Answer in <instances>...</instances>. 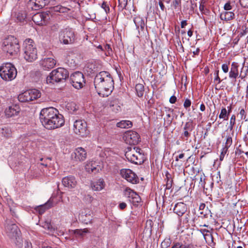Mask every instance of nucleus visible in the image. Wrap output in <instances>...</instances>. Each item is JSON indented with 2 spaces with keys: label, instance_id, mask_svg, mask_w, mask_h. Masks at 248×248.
Listing matches in <instances>:
<instances>
[{
  "label": "nucleus",
  "instance_id": "47",
  "mask_svg": "<svg viewBox=\"0 0 248 248\" xmlns=\"http://www.w3.org/2000/svg\"><path fill=\"white\" fill-rule=\"evenodd\" d=\"M219 71L217 70L216 71V72L214 73V75H215V78L214 79V82H217V84H219L221 82V80L220 79L219 75H218Z\"/></svg>",
  "mask_w": 248,
  "mask_h": 248
},
{
  "label": "nucleus",
  "instance_id": "60",
  "mask_svg": "<svg viewBox=\"0 0 248 248\" xmlns=\"http://www.w3.org/2000/svg\"><path fill=\"white\" fill-rule=\"evenodd\" d=\"M102 7L105 10L106 12L109 10V7L107 6V4L105 2L102 3Z\"/></svg>",
  "mask_w": 248,
  "mask_h": 248
},
{
  "label": "nucleus",
  "instance_id": "59",
  "mask_svg": "<svg viewBox=\"0 0 248 248\" xmlns=\"http://www.w3.org/2000/svg\"><path fill=\"white\" fill-rule=\"evenodd\" d=\"M119 207L120 209L123 210L126 207V204L125 202H121L119 204Z\"/></svg>",
  "mask_w": 248,
  "mask_h": 248
},
{
  "label": "nucleus",
  "instance_id": "21",
  "mask_svg": "<svg viewBox=\"0 0 248 248\" xmlns=\"http://www.w3.org/2000/svg\"><path fill=\"white\" fill-rule=\"evenodd\" d=\"M20 111L19 106L16 104L9 106L5 110V114L7 117L17 116Z\"/></svg>",
  "mask_w": 248,
  "mask_h": 248
},
{
  "label": "nucleus",
  "instance_id": "44",
  "mask_svg": "<svg viewBox=\"0 0 248 248\" xmlns=\"http://www.w3.org/2000/svg\"><path fill=\"white\" fill-rule=\"evenodd\" d=\"M235 124V116L234 115H232L230 119V125L229 128L232 130L233 129V125Z\"/></svg>",
  "mask_w": 248,
  "mask_h": 248
},
{
  "label": "nucleus",
  "instance_id": "1",
  "mask_svg": "<svg viewBox=\"0 0 248 248\" xmlns=\"http://www.w3.org/2000/svg\"><path fill=\"white\" fill-rule=\"evenodd\" d=\"M40 119L42 124L47 129L59 128L64 124L63 116L53 107L42 109L40 112Z\"/></svg>",
  "mask_w": 248,
  "mask_h": 248
},
{
  "label": "nucleus",
  "instance_id": "55",
  "mask_svg": "<svg viewBox=\"0 0 248 248\" xmlns=\"http://www.w3.org/2000/svg\"><path fill=\"white\" fill-rule=\"evenodd\" d=\"M84 199L89 203L92 202L93 200V198L89 195L85 196Z\"/></svg>",
  "mask_w": 248,
  "mask_h": 248
},
{
  "label": "nucleus",
  "instance_id": "25",
  "mask_svg": "<svg viewBox=\"0 0 248 248\" xmlns=\"http://www.w3.org/2000/svg\"><path fill=\"white\" fill-rule=\"evenodd\" d=\"M53 202L51 198H50L46 203L44 204L38 206L36 208V210L39 212V214H43L46 210L53 206Z\"/></svg>",
  "mask_w": 248,
  "mask_h": 248
},
{
  "label": "nucleus",
  "instance_id": "17",
  "mask_svg": "<svg viewBox=\"0 0 248 248\" xmlns=\"http://www.w3.org/2000/svg\"><path fill=\"white\" fill-rule=\"evenodd\" d=\"M71 156L76 161L81 162L86 158L87 152L84 148L78 147L75 150Z\"/></svg>",
  "mask_w": 248,
  "mask_h": 248
},
{
  "label": "nucleus",
  "instance_id": "49",
  "mask_svg": "<svg viewBox=\"0 0 248 248\" xmlns=\"http://www.w3.org/2000/svg\"><path fill=\"white\" fill-rule=\"evenodd\" d=\"M232 143V138L230 136H228L227 138L225 145L224 147H227L228 148L230 146Z\"/></svg>",
  "mask_w": 248,
  "mask_h": 248
},
{
  "label": "nucleus",
  "instance_id": "57",
  "mask_svg": "<svg viewBox=\"0 0 248 248\" xmlns=\"http://www.w3.org/2000/svg\"><path fill=\"white\" fill-rule=\"evenodd\" d=\"M176 101V97L173 95V96H171L170 98V102L171 104H173L174 103H175V102Z\"/></svg>",
  "mask_w": 248,
  "mask_h": 248
},
{
  "label": "nucleus",
  "instance_id": "64",
  "mask_svg": "<svg viewBox=\"0 0 248 248\" xmlns=\"http://www.w3.org/2000/svg\"><path fill=\"white\" fill-rule=\"evenodd\" d=\"M180 244L179 243H175L171 248H180Z\"/></svg>",
  "mask_w": 248,
  "mask_h": 248
},
{
  "label": "nucleus",
  "instance_id": "52",
  "mask_svg": "<svg viewBox=\"0 0 248 248\" xmlns=\"http://www.w3.org/2000/svg\"><path fill=\"white\" fill-rule=\"evenodd\" d=\"M221 68H222L223 71L225 73H227L229 71V67H228V64H225V63L223 64L222 65Z\"/></svg>",
  "mask_w": 248,
  "mask_h": 248
},
{
  "label": "nucleus",
  "instance_id": "14",
  "mask_svg": "<svg viewBox=\"0 0 248 248\" xmlns=\"http://www.w3.org/2000/svg\"><path fill=\"white\" fill-rule=\"evenodd\" d=\"M124 140L129 144H136L140 141V136L135 131H128L125 133L123 137Z\"/></svg>",
  "mask_w": 248,
  "mask_h": 248
},
{
  "label": "nucleus",
  "instance_id": "22",
  "mask_svg": "<svg viewBox=\"0 0 248 248\" xmlns=\"http://www.w3.org/2000/svg\"><path fill=\"white\" fill-rule=\"evenodd\" d=\"M108 105L111 109L117 113L121 110L122 104L118 99L116 98H112L109 100Z\"/></svg>",
  "mask_w": 248,
  "mask_h": 248
},
{
  "label": "nucleus",
  "instance_id": "51",
  "mask_svg": "<svg viewBox=\"0 0 248 248\" xmlns=\"http://www.w3.org/2000/svg\"><path fill=\"white\" fill-rule=\"evenodd\" d=\"M241 6L248 7V0H239Z\"/></svg>",
  "mask_w": 248,
  "mask_h": 248
},
{
  "label": "nucleus",
  "instance_id": "38",
  "mask_svg": "<svg viewBox=\"0 0 248 248\" xmlns=\"http://www.w3.org/2000/svg\"><path fill=\"white\" fill-rule=\"evenodd\" d=\"M16 17L19 21L22 22L26 19V14L24 12H18L16 15Z\"/></svg>",
  "mask_w": 248,
  "mask_h": 248
},
{
  "label": "nucleus",
  "instance_id": "29",
  "mask_svg": "<svg viewBox=\"0 0 248 248\" xmlns=\"http://www.w3.org/2000/svg\"><path fill=\"white\" fill-rule=\"evenodd\" d=\"M105 186V183L103 179H99L97 181L92 184V188L95 191H100L103 189Z\"/></svg>",
  "mask_w": 248,
  "mask_h": 248
},
{
  "label": "nucleus",
  "instance_id": "27",
  "mask_svg": "<svg viewBox=\"0 0 248 248\" xmlns=\"http://www.w3.org/2000/svg\"><path fill=\"white\" fill-rule=\"evenodd\" d=\"M238 64L236 62H232L231 64V68L229 72V78L236 79L238 76Z\"/></svg>",
  "mask_w": 248,
  "mask_h": 248
},
{
  "label": "nucleus",
  "instance_id": "63",
  "mask_svg": "<svg viewBox=\"0 0 248 248\" xmlns=\"http://www.w3.org/2000/svg\"><path fill=\"white\" fill-rule=\"evenodd\" d=\"M184 157V154H181L179 155V156L176 157L175 161H178L179 159L183 158Z\"/></svg>",
  "mask_w": 248,
  "mask_h": 248
},
{
  "label": "nucleus",
  "instance_id": "42",
  "mask_svg": "<svg viewBox=\"0 0 248 248\" xmlns=\"http://www.w3.org/2000/svg\"><path fill=\"white\" fill-rule=\"evenodd\" d=\"M2 134L6 137H9L11 134V131L10 129L8 128H2Z\"/></svg>",
  "mask_w": 248,
  "mask_h": 248
},
{
  "label": "nucleus",
  "instance_id": "4",
  "mask_svg": "<svg viewBox=\"0 0 248 248\" xmlns=\"http://www.w3.org/2000/svg\"><path fill=\"white\" fill-rule=\"evenodd\" d=\"M18 40L13 36H9L3 42L2 50L11 56L16 55L19 51Z\"/></svg>",
  "mask_w": 248,
  "mask_h": 248
},
{
  "label": "nucleus",
  "instance_id": "56",
  "mask_svg": "<svg viewBox=\"0 0 248 248\" xmlns=\"http://www.w3.org/2000/svg\"><path fill=\"white\" fill-rule=\"evenodd\" d=\"M181 0H174L173 6L175 8H176L181 4Z\"/></svg>",
  "mask_w": 248,
  "mask_h": 248
},
{
  "label": "nucleus",
  "instance_id": "10",
  "mask_svg": "<svg viewBox=\"0 0 248 248\" xmlns=\"http://www.w3.org/2000/svg\"><path fill=\"white\" fill-rule=\"evenodd\" d=\"M41 93L36 89L26 91L19 94L18 99L21 102L33 101L40 97Z\"/></svg>",
  "mask_w": 248,
  "mask_h": 248
},
{
  "label": "nucleus",
  "instance_id": "53",
  "mask_svg": "<svg viewBox=\"0 0 248 248\" xmlns=\"http://www.w3.org/2000/svg\"><path fill=\"white\" fill-rule=\"evenodd\" d=\"M180 248H195L194 246L191 244L182 245L180 244Z\"/></svg>",
  "mask_w": 248,
  "mask_h": 248
},
{
  "label": "nucleus",
  "instance_id": "50",
  "mask_svg": "<svg viewBox=\"0 0 248 248\" xmlns=\"http://www.w3.org/2000/svg\"><path fill=\"white\" fill-rule=\"evenodd\" d=\"M239 115L240 116V118L241 119H245L246 118V112L244 109L242 108L240 110Z\"/></svg>",
  "mask_w": 248,
  "mask_h": 248
},
{
  "label": "nucleus",
  "instance_id": "3",
  "mask_svg": "<svg viewBox=\"0 0 248 248\" xmlns=\"http://www.w3.org/2000/svg\"><path fill=\"white\" fill-rule=\"evenodd\" d=\"M23 57L28 62H31L37 59V50L33 40L26 39L23 42Z\"/></svg>",
  "mask_w": 248,
  "mask_h": 248
},
{
  "label": "nucleus",
  "instance_id": "36",
  "mask_svg": "<svg viewBox=\"0 0 248 248\" xmlns=\"http://www.w3.org/2000/svg\"><path fill=\"white\" fill-rule=\"evenodd\" d=\"M229 115V112H227L226 108H222L219 115V118L220 119H223L224 120H227L228 119Z\"/></svg>",
  "mask_w": 248,
  "mask_h": 248
},
{
  "label": "nucleus",
  "instance_id": "31",
  "mask_svg": "<svg viewBox=\"0 0 248 248\" xmlns=\"http://www.w3.org/2000/svg\"><path fill=\"white\" fill-rule=\"evenodd\" d=\"M134 22L137 29H139L140 28L141 30H143L144 29L145 25L144 21L141 17L139 16L135 17L134 19Z\"/></svg>",
  "mask_w": 248,
  "mask_h": 248
},
{
  "label": "nucleus",
  "instance_id": "15",
  "mask_svg": "<svg viewBox=\"0 0 248 248\" xmlns=\"http://www.w3.org/2000/svg\"><path fill=\"white\" fill-rule=\"evenodd\" d=\"M49 18V15L46 13H37L32 17L33 22L40 26L46 25Z\"/></svg>",
  "mask_w": 248,
  "mask_h": 248
},
{
  "label": "nucleus",
  "instance_id": "28",
  "mask_svg": "<svg viewBox=\"0 0 248 248\" xmlns=\"http://www.w3.org/2000/svg\"><path fill=\"white\" fill-rule=\"evenodd\" d=\"M235 17V15L233 12L223 11L220 14V18L222 20L227 22L232 20Z\"/></svg>",
  "mask_w": 248,
  "mask_h": 248
},
{
  "label": "nucleus",
  "instance_id": "37",
  "mask_svg": "<svg viewBox=\"0 0 248 248\" xmlns=\"http://www.w3.org/2000/svg\"><path fill=\"white\" fill-rule=\"evenodd\" d=\"M103 48V51H105L106 56H110L112 54V50L109 45L106 44Z\"/></svg>",
  "mask_w": 248,
  "mask_h": 248
},
{
  "label": "nucleus",
  "instance_id": "12",
  "mask_svg": "<svg viewBox=\"0 0 248 248\" xmlns=\"http://www.w3.org/2000/svg\"><path fill=\"white\" fill-rule=\"evenodd\" d=\"M73 86L78 89L82 88L85 84L83 74L80 72H76L70 76Z\"/></svg>",
  "mask_w": 248,
  "mask_h": 248
},
{
  "label": "nucleus",
  "instance_id": "46",
  "mask_svg": "<svg viewBox=\"0 0 248 248\" xmlns=\"http://www.w3.org/2000/svg\"><path fill=\"white\" fill-rule=\"evenodd\" d=\"M42 226L45 229H47L48 230H50L52 229V227L50 224V223L48 221H45L43 223Z\"/></svg>",
  "mask_w": 248,
  "mask_h": 248
},
{
  "label": "nucleus",
  "instance_id": "24",
  "mask_svg": "<svg viewBox=\"0 0 248 248\" xmlns=\"http://www.w3.org/2000/svg\"><path fill=\"white\" fill-rule=\"evenodd\" d=\"M186 205L183 202L176 203L173 208L174 212L178 216H182L187 211Z\"/></svg>",
  "mask_w": 248,
  "mask_h": 248
},
{
  "label": "nucleus",
  "instance_id": "35",
  "mask_svg": "<svg viewBox=\"0 0 248 248\" xmlns=\"http://www.w3.org/2000/svg\"><path fill=\"white\" fill-rule=\"evenodd\" d=\"M52 10L55 12L65 13L68 10L67 8L61 5H57L51 8Z\"/></svg>",
  "mask_w": 248,
  "mask_h": 248
},
{
  "label": "nucleus",
  "instance_id": "16",
  "mask_svg": "<svg viewBox=\"0 0 248 248\" xmlns=\"http://www.w3.org/2000/svg\"><path fill=\"white\" fill-rule=\"evenodd\" d=\"M100 163L96 161H87L85 166L86 171L89 173H96L102 170Z\"/></svg>",
  "mask_w": 248,
  "mask_h": 248
},
{
  "label": "nucleus",
  "instance_id": "19",
  "mask_svg": "<svg viewBox=\"0 0 248 248\" xmlns=\"http://www.w3.org/2000/svg\"><path fill=\"white\" fill-rule=\"evenodd\" d=\"M62 182L64 187L69 189L74 188L77 185V181L76 178L72 175L63 178Z\"/></svg>",
  "mask_w": 248,
  "mask_h": 248
},
{
  "label": "nucleus",
  "instance_id": "33",
  "mask_svg": "<svg viewBox=\"0 0 248 248\" xmlns=\"http://www.w3.org/2000/svg\"><path fill=\"white\" fill-rule=\"evenodd\" d=\"M125 192H126L128 193L129 197H132V198L135 200V202H140V197L133 190H132L129 188H126L125 189Z\"/></svg>",
  "mask_w": 248,
  "mask_h": 248
},
{
  "label": "nucleus",
  "instance_id": "43",
  "mask_svg": "<svg viewBox=\"0 0 248 248\" xmlns=\"http://www.w3.org/2000/svg\"><path fill=\"white\" fill-rule=\"evenodd\" d=\"M228 148L227 147H224L221 150L220 156H219V160L220 161H222L224 159L225 155L226 154L228 151Z\"/></svg>",
  "mask_w": 248,
  "mask_h": 248
},
{
  "label": "nucleus",
  "instance_id": "34",
  "mask_svg": "<svg viewBox=\"0 0 248 248\" xmlns=\"http://www.w3.org/2000/svg\"><path fill=\"white\" fill-rule=\"evenodd\" d=\"M135 90L138 96L141 97L143 96L144 92V86L142 84H136L135 86Z\"/></svg>",
  "mask_w": 248,
  "mask_h": 248
},
{
  "label": "nucleus",
  "instance_id": "62",
  "mask_svg": "<svg viewBox=\"0 0 248 248\" xmlns=\"http://www.w3.org/2000/svg\"><path fill=\"white\" fill-rule=\"evenodd\" d=\"M199 9L203 13L204 10V5L202 2L200 5Z\"/></svg>",
  "mask_w": 248,
  "mask_h": 248
},
{
  "label": "nucleus",
  "instance_id": "45",
  "mask_svg": "<svg viewBox=\"0 0 248 248\" xmlns=\"http://www.w3.org/2000/svg\"><path fill=\"white\" fill-rule=\"evenodd\" d=\"M119 7L122 10L125 8L127 5V0H118Z\"/></svg>",
  "mask_w": 248,
  "mask_h": 248
},
{
  "label": "nucleus",
  "instance_id": "54",
  "mask_svg": "<svg viewBox=\"0 0 248 248\" xmlns=\"http://www.w3.org/2000/svg\"><path fill=\"white\" fill-rule=\"evenodd\" d=\"M177 50L179 51H181V52H184V47L183 46H182V44L181 43V42H178V48H177Z\"/></svg>",
  "mask_w": 248,
  "mask_h": 248
},
{
  "label": "nucleus",
  "instance_id": "58",
  "mask_svg": "<svg viewBox=\"0 0 248 248\" xmlns=\"http://www.w3.org/2000/svg\"><path fill=\"white\" fill-rule=\"evenodd\" d=\"M201 232L203 234V236H205V234H207L208 233L210 232L209 231L207 230L206 229H201L200 230Z\"/></svg>",
  "mask_w": 248,
  "mask_h": 248
},
{
  "label": "nucleus",
  "instance_id": "26",
  "mask_svg": "<svg viewBox=\"0 0 248 248\" xmlns=\"http://www.w3.org/2000/svg\"><path fill=\"white\" fill-rule=\"evenodd\" d=\"M69 232L71 234H75L76 237L83 238L86 233H90V231L89 229L84 228L83 229L70 230Z\"/></svg>",
  "mask_w": 248,
  "mask_h": 248
},
{
  "label": "nucleus",
  "instance_id": "39",
  "mask_svg": "<svg viewBox=\"0 0 248 248\" xmlns=\"http://www.w3.org/2000/svg\"><path fill=\"white\" fill-rule=\"evenodd\" d=\"M234 5V1H228L224 5V9L226 11L231 10Z\"/></svg>",
  "mask_w": 248,
  "mask_h": 248
},
{
  "label": "nucleus",
  "instance_id": "7",
  "mask_svg": "<svg viewBox=\"0 0 248 248\" xmlns=\"http://www.w3.org/2000/svg\"><path fill=\"white\" fill-rule=\"evenodd\" d=\"M17 71L11 63H6L0 67V76L4 80L11 81L15 78Z\"/></svg>",
  "mask_w": 248,
  "mask_h": 248
},
{
  "label": "nucleus",
  "instance_id": "2",
  "mask_svg": "<svg viewBox=\"0 0 248 248\" xmlns=\"http://www.w3.org/2000/svg\"><path fill=\"white\" fill-rule=\"evenodd\" d=\"M113 84L112 78L106 71L99 72L94 78V85L100 96H108L113 90Z\"/></svg>",
  "mask_w": 248,
  "mask_h": 248
},
{
  "label": "nucleus",
  "instance_id": "20",
  "mask_svg": "<svg viewBox=\"0 0 248 248\" xmlns=\"http://www.w3.org/2000/svg\"><path fill=\"white\" fill-rule=\"evenodd\" d=\"M91 210L87 208L83 209L79 214V218L83 223L87 224L91 221Z\"/></svg>",
  "mask_w": 248,
  "mask_h": 248
},
{
  "label": "nucleus",
  "instance_id": "11",
  "mask_svg": "<svg viewBox=\"0 0 248 248\" xmlns=\"http://www.w3.org/2000/svg\"><path fill=\"white\" fill-rule=\"evenodd\" d=\"M73 126L74 132L77 135L85 137L89 133L87 129V124L84 120H76L74 123Z\"/></svg>",
  "mask_w": 248,
  "mask_h": 248
},
{
  "label": "nucleus",
  "instance_id": "8",
  "mask_svg": "<svg viewBox=\"0 0 248 248\" xmlns=\"http://www.w3.org/2000/svg\"><path fill=\"white\" fill-rule=\"evenodd\" d=\"M6 231L9 237L11 239L18 247L22 246L21 232L16 224L8 225L6 227Z\"/></svg>",
  "mask_w": 248,
  "mask_h": 248
},
{
  "label": "nucleus",
  "instance_id": "41",
  "mask_svg": "<svg viewBox=\"0 0 248 248\" xmlns=\"http://www.w3.org/2000/svg\"><path fill=\"white\" fill-rule=\"evenodd\" d=\"M171 244V241L170 239H165L161 244V247L162 248H167L169 247Z\"/></svg>",
  "mask_w": 248,
  "mask_h": 248
},
{
  "label": "nucleus",
  "instance_id": "5",
  "mask_svg": "<svg viewBox=\"0 0 248 248\" xmlns=\"http://www.w3.org/2000/svg\"><path fill=\"white\" fill-rule=\"evenodd\" d=\"M127 160L135 164H140L143 162L144 155L139 147H128L125 153Z\"/></svg>",
  "mask_w": 248,
  "mask_h": 248
},
{
  "label": "nucleus",
  "instance_id": "23",
  "mask_svg": "<svg viewBox=\"0 0 248 248\" xmlns=\"http://www.w3.org/2000/svg\"><path fill=\"white\" fill-rule=\"evenodd\" d=\"M47 3V0H30L29 5L35 10H38L45 7Z\"/></svg>",
  "mask_w": 248,
  "mask_h": 248
},
{
  "label": "nucleus",
  "instance_id": "13",
  "mask_svg": "<svg viewBox=\"0 0 248 248\" xmlns=\"http://www.w3.org/2000/svg\"><path fill=\"white\" fill-rule=\"evenodd\" d=\"M120 174L122 177L132 184H137L139 182L138 177L130 169L121 170Z\"/></svg>",
  "mask_w": 248,
  "mask_h": 248
},
{
  "label": "nucleus",
  "instance_id": "40",
  "mask_svg": "<svg viewBox=\"0 0 248 248\" xmlns=\"http://www.w3.org/2000/svg\"><path fill=\"white\" fill-rule=\"evenodd\" d=\"M204 239L206 242L209 244H211L213 243V237L211 233V232L208 233L207 234H205V236H204Z\"/></svg>",
  "mask_w": 248,
  "mask_h": 248
},
{
  "label": "nucleus",
  "instance_id": "9",
  "mask_svg": "<svg viewBox=\"0 0 248 248\" xmlns=\"http://www.w3.org/2000/svg\"><path fill=\"white\" fill-rule=\"evenodd\" d=\"M59 40L61 43L65 45L73 43L76 40L74 31L69 28L62 30L59 33Z\"/></svg>",
  "mask_w": 248,
  "mask_h": 248
},
{
  "label": "nucleus",
  "instance_id": "48",
  "mask_svg": "<svg viewBox=\"0 0 248 248\" xmlns=\"http://www.w3.org/2000/svg\"><path fill=\"white\" fill-rule=\"evenodd\" d=\"M191 105V102L190 99L186 98L185 99L184 103V107L185 108L187 109L189 108Z\"/></svg>",
  "mask_w": 248,
  "mask_h": 248
},
{
  "label": "nucleus",
  "instance_id": "6",
  "mask_svg": "<svg viewBox=\"0 0 248 248\" xmlns=\"http://www.w3.org/2000/svg\"><path fill=\"white\" fill-rule=\"evenodd\" d=\"M68 77V71L63 68L59 67L51 71L47 77L46 82L48 84L61 82L65 80Z\"/></svg>",
  "mask_w": 248,
  "mask_h": 248
},
{
  "label": "nucleus",
  "instance_id": "32",
  "mask_svg": "<svg viewBox=\"0 0 248 248\" xmlns=\"http://www.w3.org/2000/svg\"><path fill=\"white\" fill-rule=\"evenodd\" d=\"M117 126L121 128H128L132 126V123L128 120H122L117 124Z\"/></svg>",
  "mask_w": 248,
  "mask_h": 248
},
{
  "label": "nucleus",
  "instance_id": "61",
  "mask_svg": "<svg viewBox=\"0 0 248 248\" xmlns=\"http://www.w3.org/2000/svg\"><path fill=\"white\" fill-rule=\"evenodd\" d=\"M89 66H91V69H92V70L93 71H97V67H95V64H93V63H91L89 65Z\"/></svg>",
  "mask_w": 248,
  "mask_h": 248
},
{
  "label": "nucleus",
  "instance_id": "30",
  "mask_svg": "<svg viewBox=\"0 0 248 248\" xmlns=\"http://www.w3.org/2000/svg\"><path fill=\"white\" fill-rule=\"evenodd\" d=\"M192 129L193 127L192 124L189 122L186 123L184 127V132L183 134V135L186 138V140H187L190 137V132L192 130Z\"/></svg>",
  "mask_w": 248,
  "mask_h": 248
},
{
  "label": "nucleus",
  "instance_id": "18",
  "mask_svg": "<svg viewBox=\"0 0 248 248\" xmlns=\"http://www.w3.org/2000/svg\"><path fill=\"white\" fill-rule=\"evenodd\" d=\"M56 61L52 57L45 58L40 61V64L44 70L53 68L56 65Z\"/></svg>",
  "mask_w": 248,
  "mask_h": 248
}]
</instances>
